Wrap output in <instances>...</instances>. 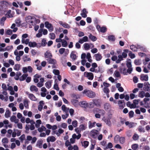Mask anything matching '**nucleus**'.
I'll return each instance as SVG.
<instances>
[{"instance_id":"obj_1","label":"nucleus","mask_w":150,"mask_h":150,"mask_svg":"<svg viewBox=\"0 0 150 150\" xmlns=\"http://www.w3.org/2000/svg\"><path fill=\"white\" fill-rule=\"evenodd\" d=\"M83 93L85 94L88 97L90 98H93L96 96L95 93L93 91L86 89L83 91Z\"/></svg>"},{"instance_id":"obj_2","label":"nucleus","mask_w":150,"mask_h":150,"mask_svg":"<svg viewBox=\"0 0 150 150\" xmlns=\"http://www.w3.org/2000/svg\"><path fill=\"white\" fill-rule=\"evenodd\" d=\"M32 19V20L30 22V23H28L30 25L34 26L36 24L39 23L40 22V20L39 19H36L34 17H33Z\"/></svg>"},{"instance_id":"obj_3","label":"nucleus","mask_w":150,"mask_h":150,"mask_svg":"<svg viewBox=\"0 0 150 150\" xmlns=\"http://www.w3.org/2000/svg\"><path fill=\"white\" fill-rule=\"evenodd\" d=\"M84 76L90 80H92L93 78V74L91 72H86L84 73Z\"/></svg>"},{"instance_id":"obj_4","label":"nucleus","mask_w":150,"mask_h":150,"mask_svg":"<svg viewBox=\"0 0 150 150\" xmlns=\"http://www.w3.org/2000/svg\"><path fill=\"white\" fill-rule=\"evenodd\" d=\"M79 104L81 107L85 108L88 107L89 106L88 103L85 101L80 102Z\"/></svg>"},{"instance_id":"obj_5","label":"nucleus","mask_w":150,"mask_h":150,"mask_svg":"<svg viewBox=\"0 0 150 150\" xmlns=\"http://www.w3.org/2000/svg\"><path fill=\"white\" fill-rule=\"evenodd\" d=\"M140 79L142 81H147L148 80V76L147 75L142 74L140 75Z\"/></svg>"},{"instance_id":"obj_6","label":"nucleus","mask_w":150,"mask_h":150,"mask_svg":"<svg viewBox=\"0 0 150 150\" xmlns=\"http://www.w3.org/2000/svg\"><path fill=\"white\" fill-rule=\"evenodd\" d=\"M118 104L120 109H122L124 107L125 103L123 100H119L118 101Z\"/></svg>"},{"instance_id":"obj_7","label":"nucleus","mask_w":150,"mask_h":150,"mask_svg":"<svg viewBox=\"0 0 150 150\" xmlns=\"http://www.w3.org/2000/svg\"><path fill=\"white\" fill-rule=\"evenodd\" d=\"M88 40V37L86 36H85L83 38L80 39L78 42L81 44H83L84 42H87Z\"/></svg>"},{"instance_id":"obj_8","label":"nucleus","mask_w":150,"mask_h":150,"mask_svg":"<svg viewBox=\"0 0 150 150\" xmlns=\"http://www.w3.org/2000/svg\"><path fill=\"white\" fill-rule=\"evenodd\" d=\"M88 13V11H86V9L84 8L83 9L82 13H81V15L82 17L84 18L87 17V14Z\"/></svg>"},{"instance_id":"obj_9","label":"nucleus","mask_w":150,"mask_h":150,"mask_svg":"<svg viewBox=\"0 0 150 150\" xmlns=\"http://www.w3.org/2000/svg\"><path fill=\"white\" fill-rule=\"evenodd\" d=\"M98 131L97 130L95 129L92 130L91 132V136L93 138H95L96 136L98 134Z\"/></svg>"},{"instance_id":"obj_10","label":"nucleus","mask_w":150,"mask_h":150,"mask_svg":"<svg viewBox=\"0 0 150 150\" xmlns=\"http://www.w3.org/2000/svg\"><path fill=\"white\" fill-rule=\"evenodd\" d=\"M144 90L145 91H149L150 90V84L148 82L144 83Z\"/></svg>"},{"instance_id":"obj_11","label":"nucleus","mask_w":150,"mask_h":150,"mask_svg":"<svg viewBox=\"0 0 150 150\" xmlns=\"http://www.w3.org/2000/svg\"><path fill=\"white\" fill-rule=\"evenodd\" d=\"M111 105L110 104L108 103H105L104 105V109L105 110H108V111L111 110Z\"/></svg>"},{"instance_id":"obj_12","label":"nucleus","mask_w":150,"mask_h":150,"mask_svg":"<svg viewBox=\"0 0 150 150\" xmlns=\"http://www.w3.org/2000/svg\"><path fill=\"white\" fill-rule=\"evenodd\" d=\"M59 23L60 25H61L64 28H70V26L66 23H63L62 21H60Z\"/></svg>"},{"instance_id":"obj_13","label":"nucleus","mask_w":150,"mask_h":150,"mask_svg":"<svg viewBox=\"0 0 150 150\" xmlns=\"http://www.w3.org/2000/svg\"><path fill=\"white\" fill-rule=\"evenodd\" d=\"M94 56L95 57L96 60L97 61L101 60L102 57L101 54L100 53L95 54L94 55Z\"/></svg>"},{"instance_id":"obj_14","label":"nucleus","mask_w":150,"mask_h":150,"mask_svg":"<svg viewBox=\"0 0 150 150\" xmlns=\"http://www.w3.org/2000/svg\"><path fill=\"white\" fill-rule=\"evenodd\" d=\"M40 104L38 105V109L40 111H41L43 108V105L44 104V102L41 100L39 102Z\"/></svg>"},{"instance_id":"obj_15","label":"nucleus","mask_w":150,"mask_h":150,"mask_svg":"<svg viewBox=\"0 0 150 150\" xmlns=\"http://www.w3.org/2000/svg\"><path fill=\"white\" fill-rule=\"evenodd\" d=\"M55 140V138L53 136L48 137L47 139V142H48L50 141L51 142H54Z\"/></svg>"},{"instance_id":"obj_16","label":"nucleus","mask_w":150,"mask_h":150,"mask_svg":"<svg viewBox=\"0 0 150 150\" xmlns=\"http://www.w3.org/2000/svg\"><path fill=\"white\" fill-rule=\"evenodd\" d=\"M29 98L32 100L35 101L37 100V98L32 93H30L28 95Z\"/></svg>"},{"instance_id":"obj_17","label":"nucleus","mask_w":150,"mask_h":150,"mask_svg":"<svg viewBox=\"0 0 150 150\" xmlns=\"http://www.w3.org/2000/svg\"><path fill=\"white\" fill-rule=\"evenodd\" d=\"M71 102L74 106H76L78 105L79 101L76 99H72L71 100Z\"/></svg>"},{"instance_id":"obj_18","label":"nucleus","mask_w":150,"mask_h":150,"mask_svg":"<svg viewBox=\"0 0 150 150\" xmlns=\"http://www.w3.org/2000/svg\"><path fill=\"white\" fill-rule=\"evenodd\" d=\"M28 100L27 98H25L24 100L23 104L24 105L26 109H28L29 108V105L28 104Z\"/></svg>"},{"instance_id":"obj_19","label":"nucleus","mask_w":150,"mask_h":150,"mask_svg":"<svg viewBox=\"0 0 150 150\" xmlns=\"http://www.w3.org/2000/svg\"><path fill=\"white\" fill-rule=\"evenodd\" d=\"M48 62L50 64H55L56 62V61L55 59H52L51 58L48 59H47Z\"/></svg>"},{"instance_id":"obj_20","label":"nucleus","mask_w":150,"mask_h":150,"mask_svg":"<svg viewBox=\"0 0 150 150\" xmlns=\"http://www.w3.org/2000/svg\"><path fill=\"white\" fill-rule=\"evenodd\" d=\"M30 90L32 91H35L37 92L38 91V89L36 87V86L34 85H32L30 86Z\"/></svg>"},{"instance_id":"obj_21","label":"nucleus","mask_w":150,"mask_h":150,"mask_svg":"<svg viewBox=\"0 0 150 150\" xmlns=\"http://www.w3.org/2000/svg\"><path fill=\"white\" fill-rule=\"evenodd\" d=\"M45 58H52V54L48 52V51H46L45 54Z\"/></svg>"},{"instance_id":"obj_22","label":"nucleus","mask_w":150,"mask_h":150,"mask_svg":"<svg viewBox=\"0 0 150 150\" xmlns=\"http://www.w3.org/2000/svg\"><path fill=\"white\" fill-rule=\"evenodd\" d=\"M89 38L92 41L94 42L97 40V38L96 36L93 35L91 34H90L89 36Z\"/></svg>"},{"instance_id":"obj_23","label":"nucleus","mask_w":150,"mask_h":150,"mask_svg":"<svg viewBox=\"0 0 150 150\" xmlns=\"http://www.w3.org/2000/svg\"><path fill=\"white\" fill-rule=\"evenodd\" d=\"M124 52H122V56L124 58H125L127 56V53H128L129 51L127 49H125L124 50Z\"/></svg>"},{"instance_id":"obj_24","label":"nucleus","mask_w":150,"mask_h":150,"mask_svg":"<svg viewBox=\"0 0 150 150\" xmlns=\"http://www.w3.org/2000/svg\"><path fill=\"white\" fill-rule=\"evenodd\" d=\"M94 104L97 107H100V102L97 100H94L93 101Z\"/></svg>"},{"instance_id":"obj_25","label":"nucleus","mask_w":150,"mask_h":150,"mask_svg":"<svg viewBox=\"0 0 150 150\" xmlns=\"http://www.w3.org/2000/svg\"><path fill=\"white\" fill-rule=\"evenodd\" d=\"M52 81H49L45 83L46 87L48 88H50L51 86Z\"/></svg>"},{"instance_id":"obj_26","label":"nucleus","mask_w":150,"mask_h":150,"mask_svg":"<svg viewBox=\"0 0 150 150\" xmlns=\"http://www.w3.org/2000/svg\"><path fill=\"white\" fill-rule=\"evenodd\" d=\"M28 45L31 47H35L37 46V44L35 42H30L29 43Z\"/></svg>"},{"instance_id":"obj_27","label":"nucleus","mask_w":150,"mask_h":150,"mask_svg":"<svg viewBox=\"0 0 150 150\" xmlns=\"http://www.w3.org/2000/svg\"><path fill=\"white\" fill-rule=\"evenodd\" d=\"M70 56V57L72 59L73 61L75 60L77 58V56L76 54L73 53V52L71 53Z\"/></svg>"},{"instance_id":"obj_28","label":"nucleus","mask_w":150,"mask_h":150,"mask_svg":"<svg viewBox=\"0 0 150 150\" xmlns=\"http://www.w3.org/2000/svg\"><path fill=\"white\" fill-rule=\"evenodd\" d=\"M23 59L24 62L30 61L31 60V59L30 58H28V56L25 55L23 56Z\"/></svg>"},{"instance_id":"obj_29","label":"nucleus","mask_w":150,"mask_h":150,"mask_svg":"<svg viewBox=\"0 0 150 150\" xmlns=\"http://www.w3.org/2000/svg\"><path fill=\"white\" fill-rule=\"evenodd\" d=\"M96 124V122H94L92 123L91 121L88 122V127L89 129H91L95 126V124Z\"/></svg>"},{"instance_id":"obj_30","label":"nucleus","mask_w":150,"mask_h":150,"mask_svg":"<svg viewBox=\"0 0 150 150\" xmlns=\"http://www.w3.org/2000/svg\"><path fill=\"white\" fill-rule=\"evenodd\" d=\"M28 76V74H23L21 77L19 78L20 81H23L25 80Z\"/></svg>"},{"instance_id":"obj_31","label":"nucleus","mask_w":150,"mask_h":150,"mask_svg":"<svg viewBox=\"0 0 150 150\" xmlns=\"http://www.w3.org/2000/svg\"><path fill=\"white\" fill-rule=\"evenodd\" d=\"M33 18V17L30 16H28L26 17L25 20L27 23L28 24L30 23V22L31 20H32V19Z\"/></svg>"},{"instance_id":"obj_32","label":"nucleus","mask_w":150,"mask_h":150,"mask_svg":"<svg viewBox=\"0 0 150 150\" xmlns=\"http://www.w3.org/2000/svg\"><path fill=\"white\" fill-rule=\"evenodd\" d=\"M110 119L109 118H106L104 120V122L108 126H110L111 125V123L110 121Z\"/></svg>"},{"instance_id":"obj_33","label":"nucleus","mask_w":150,"mask_h":150,"mask_svg":"<svg viewBox=\"0 0 150 150\" xmlns=\"http://www.w3.org/2000/svg\"><path fill=\"white\" fill-rule=\"evenodd\" d=\"M11 112L9 110H6L5 114V116L6 117L8 118L10 117Z\"/></svg>"},{"instance_id":"obj_34","label":"nucleus","mask_w":150,"mask_h":150,"mask_svg":"<svg viewBox=\"0 0 150 150\" xmlns=\"http://www.w3.org/2000/svg\"><path fill=\"white\" fill-rule=\"evenodd\" d=\"M108 40H109L114 41H115V36L112 35H110L108 37Z\"/></svg>"},{"instance_id":"obj_35","label":"nucleus","mask_w":150,"mask_h":150,"mask_svg":"<svg viewBox=\"0 0 150 150\" xmlns=\"http://www.w3.org/2000/svg\"><path fill=\"white\" fill-rule=\"evenodd\" d=\"M15 22L17 24V26L19 27L21 25V21L20 18L17 19Z\"/></svg>"},{"instance_id":"obj_36","label":"nucleus","mask_w":150,"mask_h":150,"mask_svg":"<svg viewBox=\"0 0 150 150\" xmlns=\"http://www.w3.org/2000/svg\"><path fill=\"white\" fill-rule=\"evenodd\" d=\"M89 142H88L86 141H85L82 143V145L85 148H86L88 145Z\"/></svg>"},{"instance_id":"obj_37","label":"nucleus","mask_w":150,"mask_h":150,"mask_svg":"<svg viewBox=\"0 0 150 150\" xmlns=\"http://www.w3.org/2000/svg\"><path fill=\"white\" fill-rule=\"evenodd\" d=\"M43 141L42 140L38 141L37 142V146L40 148H42Z\"/></svg>"},{"instance_id":"obj_38","label":"nucleus","mask_w":150,"mask_h":150,"mask_svg":"<svg viewBox=\"0 0 150 150\" xmlns=\"http://www.w3.org/2000/svg\"><path fill=\"white\" fill-rule=\"evenodd\" d=\"M145 92L143 91H141L139 92L138 96L141 98H143L144 96Z\"/></svg>"},{"instance_id":"obj_39","label":"nucleus","mask_w":150,"mask_h":150,"mask_svg":"<svg viewBox=\"0 0 150 150\" xmlns=\"http://www.w3.org/2000/svg\"><path fill=\"white\" fill-rule=\"evenodd\" d=\"M47 42H46V40L45 38H43L42 40L41 43V46L42 47L45 46L47 44Z\"/></svg>"},{"instance_id":"obj_40","label":"nucleus","mask_w":150,"mask_h":150,"mask_svg":"<svg viewBox=\"0 0 150 150\" xmlns=\"http://www.w3.org/2000/svg\"><path fill=\"white\" fill-rule=\"evenodd\" d=\"M84 48L85 50H88L89 49L90 46L88 43H85L83 45Z\"/></svg>"},{"instance_id":"obj_41","label":"nucleus","mask_w":150,"mask_h":150,"mask_svg":"<svg viewBox=\"0 0 150 150\" xmlns=\"http://www.w3.org/2000/svg\"><path fill=\"white\" fill-rule=\"evenodd\" d=\"M62 43V46L64 47H66L67 46V41L64 40H62L61 42Z\"/></svg>"},{"instance_id":"obj_42","label":"nucleus","mask_w":150,"mask_h":150,"mask_svg":"<svg viewBox=\"0 0 150 150\" xmlns=\"http://www.w3.org/2000/svg\"><path fill=\"white\" fill-rule=\"evenodd\" d=\"M46 129V128L43 125H42V126L41 127L38 128V130L39 132H41Z\"/></svg>"},{"instance_id":"obj_43","label":"nucleus","mask_w":150,"mask_h":150,"mask_svg":"<svg viewBox=\"0 0 150 150\" xmlns=\"http://www.w3.org/2000/svg\"><path fill=\"white\" fill-rule=\"evenodd\" d=\"M120 70L121 72L124 75H126L127 74V69L126 68H124L122 70V69L121 68Z\"/></svg>"},{"instance_id":"obj_44","label":"nucleus","mask_w":150,"mask_h":150,"mask_svg":"<svg viewBox=\"0 0 150 150\" xmlns=\"http://www.w3.org/2000/svg\"><path fill=\"white\" fill-rule=\"evenodd\" d=\"M45 27L47 28H49L51 27V26L52 25L48 21H46L45 23Z\"/></svg>"},{"instance_id":"obj_45","label":"nucleus","mask_w":150,"mask_h":150,"mask_svg":"<svg viewBox=\"0 0 150 150\" xmlns=\"http://www.w3.org/2000/svg\"><path fill=\"white\" fill-rule=\"evenodd\" d=\"M130 48L131 50L134 52H135L137 51V48H136V46L133 45H131L130 46Z\"/></svg>"},{"instance_id":"obj_46","label":"nucleus","mask_w":150,"mask_h":150,"mask_svg":"<svg viewBox=\"0 0 150 150\" xmlns=\"http://www.w3.org/2000/svg\"><path fill=\"white\" fill-rule=\"evenodd\" d=\"M134 63L136 65H139L141 64V60L139 59H136L134 61Z\"/></svg>"},{"instance_id":"obj_47","label":"nucleus","mask_w":150,"mask_h":150,"mask_svg":"<svg viewBox=\"0 0 150 150\" xmlns=\"http://www.w3.org/2000/svg\"><path fill=\"white\" fill-rule=\"evenodd\" d=\"M125 138L123 137H121L119 138V142L120 143L123 144L125 142Z\"/></svg>"},{"instance_id":"obj_48","label":"nucleus","mask_w":150,"mask_h":150,"mask_svg":"<svg viewBox=\"0 0 150 150\" xmlns=\"http://www.w3.org/2000/svg\"><path fill=\"white\" fill-rule=\"evenodd\" d=\"M62 109L63 111L66 112H68L69 110V109H67L65 105H63L62 106Z\"/></svg>"},{"instance_id":"obj_49","label":"nucleus","mask_w":150,"mask_h":150,"mask_svg":"<svg viewBox=\"0 0 150 150\" xmlns=\"http://www.w3.org/2000/svg\"><path fill=\"white\" fill-rule=\"evenodd\" d=\"M128 61L126 63V65L128 68L132 67V64L131 63V59H129L128 60Z\"/></svg>"},{"instance_id":"obj_50","label":"nucleus","mask_w":150,"mask_h":150,"mask_svg":"<svg viewBox=\"0 0 150 150\" xmlns=\"http://www.w3.org/2000/svg\"><path fill=\"white\" fill-rule=\"evenodd\" d=\"M20 64H16L14 67V69L18 71L20 69Z\"/></svg>"},{"instance_id":"obj_51","label":"nucleus","mask_w":150,"mask_h":150,"mask_svg":"<svg viewBox=\"0 0 150 150\" xmlns=\"http://www.w3.org/2000/svg\"><path fill=\"white\" fill-rule=\"evenodd\" d=\"M56 79L55 80H56ZM55 83L54 85V88L57 91H59V88L58 87V84L57 82H56V81H55Z\"/></svg>"},{"instance_id":"obj_52","label":"nucleus","mask_w":150,"mask_h":150,"mask_svg":"<svg viewBox=\"0 0 150 150\" xmlns=\"http://www.w3.org/2000/svg\"><path fill=\"white\" fill-rule=\"evenodd\" d=\"M100 31L102 33H105L107 30L106 28L105 27H103L100 28Z\"/></svg>"},{"instance_id":"obj_53","label":"nucleus","mask_w":150,"mask_h":150,"mask_svg":"<svg viewBox=\"0 0 150 150\" xmlns=\"http://www.w3.org/2000/svg\"><path fill=\"white\" fill-rule=\"evenodd\" d=\"M79 128L81 131H83L85 129V128L84 125H81L79 126Z\"/></svg>"},{"instance_id":"obj_54","label":"nucleus","mask_w":150,"mask_h":150,"mask_svg":"<svg viewBox=\"0 0 150 150\" xmlns=\"http://www.w3.org/2000/svg\"><path fill=\"white\" fill-rule=\"evenodd\" d=\"M53 72L56 75H59V71L58 70L54 69Z\"/></svg>"},{"instance_id":"obj_55","label":"nucleus","mask_w":150,"mask_h":150,"mask_svg":"<svg viewBox=\"0 0 150 150\" xmlns=\"http://www.w3.org/2000/svg\"><path fill=\"white\" fill-rule=\"evenodd\" d=\"M72 124L74 127H76L77 126V122L76 120H74L72 121Z\"/></svg>"},{"instance_id":"obj_56","label":"nucleus","mask_w":150,"mask_h":150,"mask_svg":"<svg viewBox=\"0 0 150 150\" xmlns=\"http://www.w3.org/2000/svg\"><path fill=\"white\" fill-rule=\"evenodd\" d=\"M111 110H109L108 112V118L111 119L112 117V114L111 112Z\"/></svg>"},{"instance_id":"obj_57","label":"nucleus","mask_w":150,"mask_h":150,"mask_svg":"<svg viewBox=\"0 0 150 150\" xmlns=\"http://www.w3.org/2000/svg\"><path fill=\"white\" fill-rule=\"evenodd\" d=\"M103 91L106 94L107 93H109L110 92L109 89L107 88L106 87L104 88H103Z\"/></svg>"},{"instance_id":"obj_58","label":"nucleus","mask_w":150,"mask_h":150,"mask_svg":"<svg viewBox=\"0 0 150 150\" xmlns=\"http://www.w3.org/2000/svg\"><path fill=\"white\" fill-rule=\"evenodd\" d=\"M115 75V77H120V75L119 72L117 71H115L114 73Z\"/></svg>"},{"instance_id":"obj_59","label":"nucleus","mask_w":150,"mask_h":150,"mask_svg":"<svg viewBox=\"0 0 150 150\" xmlns=\"http://www.w3.org/2000/svg\"><path fill=\"white\" fill-rule=\"evenodd\" d=\"M50 39H51L54 40L55 38V35L54 33H50Z\"/></svg>"},{"instance_id":"obj_60","label":"nucleus","mask_w":150,"mask_h":150,"mask_svg":"<svg viewBox=\"0 0 150 150\" xmlns=\"http://www.w3.org/2000/svg\"><path fill=\"white\" fill-rule=\"evenodd\" d=\"M134 115V112L132 111H130L129 113V117L131 118L133 117Z\"/></svg>"},{"instance_id":"obj_61","label":"nucleus","mask_w":150,"mask_h":150,"mask_svg":"<svg viewBox=\"0 0 150 150\" xmlns=\"http://www.w3.org/2000/svg\"><path fill=\"white\" fill-rule=\"evenodd\" d=\"M65 50V49L64 48H61L59 49V53L61 54H63Z\"/></svg>"},{"instance_id":"obj_62","label":"nucleus","mask_w":150,"mask_h":150,"mask_svg":"<svg viewBox=\"0 0 150 150\" xmlns=\"http://www.w3.org/2000/svg\"><path fill=\"white\" fill-rule=\"evenodd\" d=\"M133 139L134 140H137L139 138V136L137 134H134L132 137Z\"/></svg>"},{"instance_id":"obj_63","label":"nucleus","mask_w":150,"mask_h":150,"mask_svg":"<svg viewBox=\"0 0 150 150\" xmlns=\"http://www.w3.org/2000/svg\"><path fill=\"white\" fill-rule=\"evenodd\" d=\"M2 141L3 143H7L8 142V140L7 138L3 139Z\"/></svg>"},{"instance_id":"obj_64","label":"nucleus","mask_w":150,"mask_h":150,"mask_svg":"<svg viewBox=\"0 0 150 150\" xmlns=\"http://www.w3.org/2000/svg\"><path fill=\"white\" fill-rule=\"evenodd\" d=\"M138 147V145L136 144H133L132 146V149L134 150H136L137 148Z\"/></svg>"}]
</instances>
